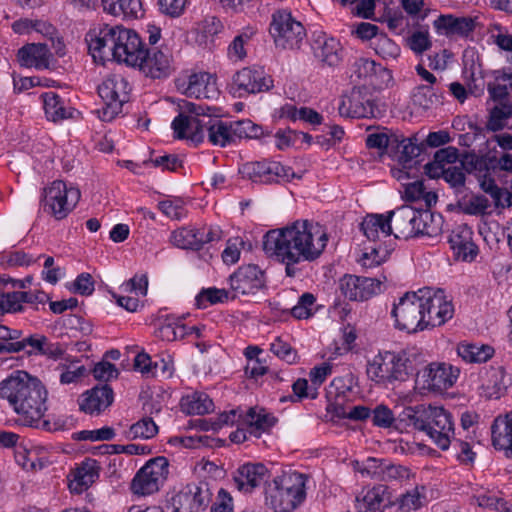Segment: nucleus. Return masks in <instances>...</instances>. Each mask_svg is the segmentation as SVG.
<instances>
[{"label":"nucleus","mask_w":512,"mask_h":512,"mask_svg":"<svg viewBox=\"0 0 512 512\" xmlns=\"http://www.w3.org/2000/svg\"><path fill=\"white\" fill-rule=\"evenodd\" d=\"M418 210L409 205H403L389 212V220L393 228V235L398 239L416 237V223Z\"/></svg>","instance_id":"24"},{"label":"nucleus","mask_w":512,"mask_h":512,"mask_svg":"<svg viewBox=\"0 0 512 512\" xmlns=\"http://www.w3.org/2000/svg\"><path fill=\"white\" fill-rule=\"evenodd\" d=\"M51 53L46 44H27L18 50V60L22 66L46 69L49 67Z\"/></svg>","instance_id":"31"},{"label":"nucleus","mask_w":512,"mask_h":512,"mask_svg":"<svg viewBox=\"0 0 512 512\" xmlns=\"http://www.w3.org/2000/svg\"><path fill=\"white\" fill-rule=\"evenodd\" d=\"M342 295L352 301H366L381 291V282L374 278L345 275L340 279Z\"/></svg>","instance_id":"20"},{"label":"nucleus","mask_w":512,"mask_h":512,"mask_svg":"<svg viewBox=\"0 0 512 512\" xmlns=\"http://www.w3.org/2000/svg\"><path fill=\"white\" fill-rule=\"evenodd\" d=\"M443 219L440 214H434L428 210H418L416 223V237H437L442 233Z\"/></svg>","instance_id":"38"},{"label":"nucleus","mask_w":512,"mask_h":512,"mask_svg":"<svg viewBox=\"0 0 512 512\" xmlns=\"http://www.w3.org/2000/svg\"><path fill=\"white\" fill-rule=\"evenodd\" d=\"M96 477H98L96 461L87 460L76 469L74 476L76 487H73V484H71L70 488L81 492L83 489L88 488L95 481Z\"/></svg>","instance_id":"43"},{"label":"nucleus","mask_w":512,"mask_h":512,"mask_svg":"<svg viewBox=\"0 0 512 512\" xmlns=\"http://www.w3.org/2000/svg\"><path fill=\"white\" fill-rule=\"evenodd\" d=\"M120 30H123L122 26L103 24L98 32L93 30L87 34L89 37V40L87 39L88 49L94 61L103 63L105 58L110 55L114 58L118 48L117 35Z\"/></svg>","instance_id":"17"},{"label":"nucleus","mask_w":512,"mask_h":512,"mask_svg":"<svg viewBox=\"0 0 512 512\" xmlns=\"http://www.w3.org/2000/svg\"><path fill=\"white\" fill-rule=\"evenodd\" d=\"M512 115V105L509 103L501 102L499 105L491 109L486 128L489 131L497 132L502 130L506 121Z\"/></svg>","instance_id":"44"},{"label":"nucleus","mask_w":512,"mask_h":512,"mask_svg":"<svg viewBox=\"0 0 512 512\" xmlns=\"http://www.w3.org/2000/svg\"><path fill=\"white\" fill-rule=\"evenodd\" d=\"M458 355L469 363H482L488 361L494 354L489 345L462 342L457 346Z\"/></svg>","instance_id":"39"},{"label":"nucleus","mask_w":512,"mask_h":512,"mask_svg":"<svg viewBox=\"0 0 512 512\" xmlns=\"http://www.w3.org/2000/svg\"><path fill=\"white\" fill-rule=\"evenodd\" d=\"M44 109L48 119L56 122L71 117L65 107L64 101L55 92H46L42 95Z\"/></svg>","instance_id":"42"},{"label":"nucleus","mask_w":512,"mask_h":512,"mask_svg":"<svg viewBox=\"0 0 512 512\" xmlns=\"http://www.w3.org/2000/svg\"><path fill=\"white\" fill-rule=\"evenodd\" d=\"M180 113L172 121L171 127L177 139H190L199 144L203 142L205 132L208 140L213 145L225 147L234 143L232 135V122H224L218 116L213 115L216 109L204 107L193 102L183 100L179 104Z\"/></svg>","instance_id":"2"},{"label":"nucleus","mask_w":512,"mask_h":512,"mask_svg":"<svg viewBox=\"0 0 512 512\" xmlns=\"http://www.w3.org/2000/svg\"><path fill=\"white\" fill-rule=\"evenodd\" d=\"M481 388L483 394L489 399H499L504 395L507 389L505 382V375L502 369H493L485 381H483Z\"/></svg>","instance_id":"41"},{"label":"nucleus","mask_w":512,"mask_h":512,"mask_svg":"<svg viewBox=\"0 0 512 512\" xmlns=\"http://www.w3.org/2000/svg\"><path fill=\"white\" fill-rule=\"evenodd\" d=\"M492 444L512 457V411L498 415L491 426Z\"/></svg>","instance_id":"28"},{"label":"nucleus","mask_w":512,"mask_h":512,"mask_svg":"<svg viewBox=\"0 0 512 512\" xmlns=\"http://www.w3.org/2000/svg\"><path fill=\"white\" fill-rule=\"evenodd\" d=\"M414 369L408 353L385 351L376 355L367 365L368 377L377 384L394 386L408 380Z\"/></svg>","instance_id":"6"},{"label":"nucleus","mask_w":512,"mask_h":512,"mask_svg":"<svg viewBox=\"0 0 512 512\" xmlns=\"http://www.w3.org/2000/svg\"><path fill=\"white\" fill-rule=\"evenodd\" d=\"M417 294H420V289L417 292H406L399 298L398 303L394 304L391 315L395 319L397 329L407 333H416L441 326L445 316H449L450 311L448 306H445L442 315L439 314V318H426L424 316V304H422L421 297ZM438 313H441V310Z\"/></svg>","instance_id":"5"},{"label":"nucleus","mask_w":512,"mask_h":512,"mask_svg":"<svg viewBox=\"0 0 512 512\" xmlns=\"http://www.w3.org/2000/svg\"><path fill=\"white\" fill-rule=\"evenodd\" d=\"M395 505L389 489L385 485H377L356 500L358 512H383L385 508Z\"/></svg>","instance_id":"27"},{"label":"nucleus","mask_w":512,"mask_h":512,"mask_svg":"<svg viewBox=\"0 0 512 512\" xmlns=\"http://www.w3.org/2000/svg\"><path fill=\"white\" fill-rule=\"evenodd\" d=\"M81 197L76 187H67L62 180H55L44 189L43 210L56 220H62L76 207Z\"/></svg>","instance_id":"7"},{"label":"nucleus","mask_w":512,"mask_h":512,"mask_svg":"<svg viewBox=\"0 0 512 512\" xmlns=\"http://www.w3.org/2000/svg\"><path fill=\"white\" fill-rule=\"evenodd\" d=\"M445 91L435 86L419 85L414 88L412 102L415 106L429 109L444 102Z\"/></svg>","instance_id":"35"},{"label":"nucleus","mask_w":512,"mask_h":512,"mask_svg":"<svg viewBox=\"0 0 512 512\" xmlns=\"http://www.w3.org/2000/svg\"><path fill=\"white\" fill-rule=\"evenodd\" d=\"M239 173L244 179L260 184H273L279 183L280 180L290 181L293 178H300L291 167L266 159L244 163L239 168Z\"/></svg>","instance_id":"11"},{"label":"nucleus","mask_w":512,"mask_h":512,"mask_svg":"<svg viewBox=\"0 0 512 512\" xmlns=\"http://www.w3.org/2000/svg\"><path fill=\"white\" fill-rule=\"evenodd\" d=\"M386 463L385 459H377V458H368L366 459L361 466H358V471L364 475L370 476L372 479L380 480L383 475V466ZM357 465L359 463L357 462Z\"/></svg>","instance_id":"59"},{"label":"nucleus","mask_w":512,"mask_h":512,"mask_svg":"<svg viewBox=\"0 0 512 512\" xmlns=\"http://www.w3.org/2000/svg\"><path fill=\"white\" fill-rule=\"evenodd\" d=\"M399 509L403 512L418 509L421 506V498L417 488L407 491L394 500Z\"/></svg>","instance_id":"62"},{"label":"nucleus","mask_w":512,"mask_h":512,"mask_svg":"<svg viewBox=\"0 0 512 512\" xmlns=\"http://www.w3.org/2000/svg\"><path fill=\"white\" fill-rule=\"evenodd\" d=\"M186 96L195 98L215 99L219 95L216 79L206 72L194 73L189 76L184 91Z\"/></svg>","instance_id":"30"},{"label":"nucleus","mask_w":512,"mask_h":512,"mask_svg":"<svg viewBox=\"0 0 512 512\" xmlns=\"http://www.w3.org/2000/svg\"><path fill=\"white\" fill-rule=\"evenodd\" d=\"M244 422L248 424L251 429V433L261 432L269 430L276 423V418L271 414L266 413L264 409H257L251 407L248 409L244 416Z\"/></svg>","instance_id":"40"},{"label":"nucleus","mask_w":512,"mask_h":512,"mask_svg":"<svg viewBox=\"0 0 512 512\" xmlns=\"http://www.w3.org/2000/svg\"><path fill=\"white\" fill-rule=\"evenodd\" d=\"M375 52L383 59H395L400 54L399 46L385 34H380L373 42Z\"/></svg>","instance_id":"53"},{"label":"nucleus","mask_w":512,"mask_h":512,"mask_svg":"<svg viewBox=\"0 0 512 512\" xmlns=\"http://www.w3.org/2000/svg\"><path fill=\"white\" fill-rule=\"evenodd\" d=\"M269 31L276 46L283 49L299 48L305 37L303 25L286 10L273 13Z\"/></svg>","instance_id":"10"},{"label":"nucleus","mask_w":512,"mask_h":512,"mask_svg":"<svg viewBox=\"0 0 512 512\" xmlns=\"http://www.w3.org/2000/svg\"><path fill=\"white\" fill-rule=\"evenodd\" d=\"M327 241L328 236L321 226L308 220H296L266 232L262 246L269 258L285 265L286 276L293 278L302 272V263L319 258Z\"/></svg>","instance_id":"1"},{"label":"nucleus","mask_w":512,"mask_h":512,"mask_svg":"<svg viewBox=\"0 0 512 512\" xmlns=\"http://www.w3.org/2000/svg\"><path fill=\"white\" fill-rule=\"evenodd\" d=\"M115 437V430L112 427H102L96 430H83L75 434L77 440L109 441Z\"/></svg>","instance_id":"58"},{"label":"nucleus","mask_w":512,"mask_h":512,"mask_svg":"<svg viewBox=\"0 0 512 512\" xmlns=\"http://www.w3.org/2000/svg\"><path fill=\"white\" fill-rule=\"evenodd\" d=\"M316 298L312 293L302 294L297 304L291 309V314L297 319H307L312 315V306Z\"/></svg>","instance_id":"57"},{"label":"nucleus","mask_w":512,"mask_h":512,"mask_svg":"<svg viewBox=\"0 0 512 512\" xmlns=\"http://www.w3.org/2000/svg\"><path fill=\"white\" fill-rule=\"evenodd\" d=\"M430 405L405 407L397 416V431L409 433L413 430L424 432Z\"/></svg>","instance_id":"29"},{"label":"nucleus","mask_w":512,"mask_h":512,"mask_svg":"<svg viewBox=\"0 0 512 512\" xmlns=\"http://www.w3.org/2000/svg\"><path fill=\"white\" fill-rule=\"evenodd\" d=\"M416 141L417 139L415 137L405 138L401 146V150L399 154H397L396 160L404 167H406V165L414 158L418 157L424 149V144H418Z\"/></svg>","instance_id":"51"},{"label":"nucleus","mask_w":512,"mask_h":512,"mask_svg":"<svg viewBox=\"0 0 512 512\" xmlns=\"http://www.w3.org/2000/svg\"><path fill=\"white\" fill-rule=\"evenodd\" d=\"M180 407L188 415H204L214 410V403L208 394L194 392L181 399Z\"/></svg>","instance_id":"37"},{"label":"nucleus","mask_w":512,"mask_h":512,"mask_svg":"<svg viewBox=\"0 0 512 512\" xmlns=\"http://www.w3.org/2000/svg\"><path fill=\"white\" fill-rule=\"evenodd\" d=\"M425 426L424 433L435 445L442 450L449 448L454 438V423L449 411L443 407L430 405Z\"/></svg>","instance_id":"13"},{"label":"nucleus","mask_w":512,"mask_h":512,"mask_svg":"<svg viewBox=\"0 0 512 512\" xmlns=\"http://www.w3.org/2000/svg\"><path fill=\"white\" fill-rule=\"evenodd\" d=\"M129 83L121 76H113L98 86V94L104 102L96 113L104 122L112 121L122 111L124 103L129 101Z\"/></svg>","instance_id":"8"},{"label":"nucleus","mask_w":512,"mask_h":512,"mask_svg":"<svg viewBox=\"0 0 512 512\" xmlns=\"http://www.w3.org/2000/svg\"><path fill=\"white\" fill-rule=\"evenodd\" d=\"M307 476L299 472L284 473L265 487V503L275 512H290L306 498Z\"/></svg>","instance_id":"4"},{"label":"nucleus","mask_w":512,"mask_h":512,"mask_svg":"<svg viewBox=\"0 0 512 512\" xmlns=\"http://www.w3.org/2000/svg\"><path fill=\"white\" fill-rule=\"evenodd\" d=\"M168 460L163 456L149 460L132 480V490L136 494L150 495L159 490L168 475Z\"/></svg>","instance_id":"12"},{"label":"nucleus","mask_w":512,"mask_h":512,"mask_svg":"<svg viewBox=\"0 0 512 512\" xmlns=\"http://www.w3.org/2000/svg\"><path fill=\"white\" fill-rule=\"evenodd\" d=\"M209 482L200 481L186 485L167 502V509L172 512H202L212 499Z\"/></svg>","instance_id":"9"},{"label":"nucleus","mask_w":512,"mask_h":512,"mask_svg":"<svg viewBox=\"0 0 512 512\" xmlns=\"http://www.w3.org/2000/svg\"><path fill=\"white\" fill-rule=\"evenodd\" d=\"M433 25L439 34L447 37H467L475 29L472 17H456L452 14L440 15Z\"/></svg>","instance_id":"25"},{"label":"nucleus","mask_w":512,"mask_h":512,"mask_svg":"<svg viewBox=\"0 0 512 512\" xmlns=\"http://www.w3.org/2000/svg\"><path fill=\"white\" fill-rule=\"evenodd\" d=\"M360 230L371 241L379 239L380 233L385 237L391 235L393 228L389 220V213L386 216L383 214L367 215L360 224Z\"/></svg>","instance_id":"33"},{"label":"nucleus","mask_w":512,"mask_h":512,"mask_svg":"<svg viewBox=\"0 0 512 512\" xmlns=\"http://www.w3.org/2000/svg\"><path fill=\"white\" fill-rule=\"evenodd\" d=\"M158 433V426L152 418L144 417L138 422L132 424L126 432V439L135 440L138 438L150 439Z\"/></svg>","instance_id":"45"},{"label":"nucleus","mask_w":512,"mask_h":512,"mask_svg":"<svg viewBox=\"0 0 512 512\" xmlns=\"http://www.w3.org/2000/svg\"><path fill=\"white\" fill-rule=\"evenodd\" d=\"M94 285L95 282L91 274L81 273L75 279L72 291L83 296H89L94 292Z\"/></svg>","instance_id":"64"},{"label":"nucleus","mask_w":512,"mask_h":512,"mask_svg":"<svg viewBox=\"0 0 512 512\" xmlns=\"http://www.w3.org/2000/svg\"><path fill=\"white\" fill-rule=\"evenodd\" d=\"M211 238H204L199 230L183 227L171 233L173 245L182 249L200 250Z\"/></svg>","instance_id":"36"},{"label":"nucleus","mask_w":512,"mask_h":512,"mask_svg":"<svg viewBox=\"0 0 512 512\" xmlns=\"http://www.w3.org/2000/svg\"><path fill=\"white\" fill-rule=\"evenodd\" d=\"M99 449H105L109 454H120L125 453L128 455H145L151 452V449L146 445L138 444H102Z\"/></svg>","instance_id":"55"},{"label":"nucleus","mask_w":512,"mask_h":512,"mask_svg":"<svg viewBox=\"0 0 512 512\" xmlns=\"http://www.w3.org/2000/svg\"><path fill=\"white\" fill-rule=\"evenodd\" d=\"M341 116L350 118H375L380 110L366 87H354L350 94L343 97L339 107Z\"/></svg>","instance_id":"14"},{"label":"nucleus","mask_w":512,"mask_h":512,"mask_svg":"<svg viewBox=\"0 0 512 512\" xmlns=\"http://www.w3.org/2000/svg\"><path fill=\"white\" fill-rule=\"evenodd\" d=\"M136 68L153 79L168 77L173 71L171 55L157 48H148Z\"/></svg>","instance_id":"21"},{"label":"nucleus","mask_w":512,"mask_h":512,"mask_svg":"<svg viewBox=\"0 0 512 512\" xmlns=\"http://www.w3.org/2000/svg\"><path fill=\"white\" fill-rule=\"evenodd\" d=\"M232 299L238 295H251L266 287L265 272L255 264L242 265L229 276Z\"/></svg>","instance_id":"15"},{"label":"nucleus","mask_w":512,"mask_h":512,"mask_svg":"<svg viewBox=\"0 0 512 512\" xmlns=\"http://www.w3.org/2000/svg\"><path fill=\"white\" fill-rule=\"evenodd\" d=\"M118 48L114 58L118 63H125L127 66L136 68L148 49L139 35L131 29L123 28L117 35Z\"/></svg>","instance_id":"19"},{"label":"nucleus","mask_w":512,"mask_h":512,"mask_svg":"<svg viewBox=\"0 0 512 512\" xmlns=\"http://www.w3.org/2000/svg\"><path fill=\"white\" fill-rule=\"evenodd\" d=\"M418 295L419 297H421L422 304H424V316H426V318H439L440 313L438 312L440 310L441 312L444 311L445 306H448V310L450 311V313L448 314L449 316H445V318L441 322V325H443L446 321L452 318L454 313L453 305L450 301H447L445 299V294L442 289H433L430 287H425L420 289V294Z\"/></svg>","instance_id":"26"},{"label":"nucleus","mask_w":512,"mask_h":512,"mask_svg":"<svg viewBox=\"0 0 512 512\" xmlns=\"http://www.w3.org/2000/svg\"><path fill=\"white\" fill-rule=\"evenodd\" d=\"M113 400V389L109 385L103 384L83 393L79 399V408L86 414L99 415L113 403Z\"/></svg>","instance_id":"23"},{"label":"nucleus","mask_w":512,"mask_h":512,"mask_svg":"<svg viewBox=\"0 0 512 512\" xmlns=\"http://www.w3.org/2000/svg\"><path fill=\"white\" fill-rule=\"evenodd\" d=\"M449 243L455 257L462 261H472L478 253V248L473 243L471 232L468 230L453 233L450 236Z\"/></svg>","instance_id":"34"},{"label":"nucleus","mask_w":512,"mask_h":512,"mask_svg":"<svg viewBox=\"0 0 512 512\" xmlns=\"http://www.w3.org/2000/svg\"><path fill=\"white\" fill-rule=\"evenodd\" d=\"M271 352L278 358L286 361L288 364H292L296 361L297 352L291 347L290 344L281 340L277 337L270 345Z\"/></svg>","instance_id":"60"},{"label":"nucleus","mask_w":512,"mask_h":512,"mask_svg":"<svg viewBox=\"0 0 512 512\" xmlns=\"http://www.w3.org/2000/svg\"><path fill=\"white\" fill-rule=\"evenodd\" d=\"M21 291L4 293L0 290V318L5 313H15L23 310Z\"/></svg>","instance_id":"52"},{"label":"nucleus","mask_w":512,"mask_h":512,"mask_svg":"<svg viewBox=\"0 0 512 512\" xmlns=\"http://www.w3.org/2000/svg\"><path fill=\"white\" fill-rule=\"evenodd\" d=\"M273 86V80L262 68L245 67L237 71L232 78L231 89L239 97L268 91Z\"/></svg>","instance_id":"16"},{"label":"nucleus","mask_w":512,"mask_h":512,"mask_svg":"<svg viewBox=\"0 0 512 512\" xmlns=\"http://www.w3.org/2000/svg\"><path fill=\"white\" fill-rule=\"evenodd\" d=\"M314 55L329 67L337 66L341 61V44L333 37L319 35L314 41Z\"/></svg>","instance_id":"32"},{"label":"nucleus","mask_w":512,"mask_h":512,"mask_svg":"<svg viewBox=\"0 0 512 512\" xmlns=\"http://www.w3.org/2000/svg\"><path fill=\"white\" fill-rule=\"evenodd\" d=\"M487 165L490 169H500L508 173H512V153L503 152L500 156L497 155L495 149L490 150L486 154Z\"/></svg>","instance_id":"56"},{"label":"nucleus","mask_w":512,"mask_h":512,"mask_svg":"<svg viewBox=\"0 0 512 512\" xmlns=\"http://www.w3.org/2000/svg\"><path fill=\"white\" fill-rule=\"evenodd\" d=\"M269 477V471L264 464L247 463L237 469L234 475V482L239 491L251 493L262 483H267Z\"/></svg>","instance_id":"22"},{"label":"nucleus","mask_w":512,"mask_h":512,"mask_svg":"<svg viewBox=\"0 0 512 512\" xmlns=\"http://www.w3.org/2000/svg\"><path fill=\"white\" fill-rule=\"evenodd\" d=\"M371 421L377 427L397 430V417L394 416L393 411L386 405H378L372 410Z\"/></svg>","instance_id":"49"},{"label":"nucleus","mask_w":512,"mask_h":512,"mask_svg":"<svg viewBox=\"0 0 512 512\" xmlns=\"http://www.w3.org/2000/svg\"><path fill=\"white\" fill-rule=\"evenodd\" d=\"M287 117L292 120H303L313 125H319L322 122V116L315 110L308 107L297 109L295 106L289 105L285 107Z\"/></svg>","instance_id":"54"},{"label":"nucleus","mask_w":512,"mask_h":512,"mask_svg":"<svg viewBox=\"0 0 512 512\" xmlns=\"http://www.w3.org/2000/svg\"><path fill=\"white\" fill-rule=\"evenodd\" d=\"M0 397L7 399L20 423H34L47 411L48 392L42 382L18 370L0 382Z\"/></svg>","instance_id":"3"},{"label":"nucleus","mask_w":512,"mask_h":512,"mask_svg":"<svg viewBox=\"0 0 512 512\" xmlns=\"http://www.w3.org/2000/svg\"><path fill=\"white\" fill-rule=\"evenodd\" d=\"M458 374L459 370H454L451 365L431 363L417 373V382L422 383L424 389L441 392L454 384Z\"/></svg>","instance_id":"18"},{"label":"nucleus","mask_w":512,"mask_h":512,"mask_svg":"<svg viewBox=\"0 0 512 512\" xmlns=\"http://www.w3.org/2000/svg\"><path fill=\"white\" fill-rule=\"evenodd\" d=\"M442 177L454 189L456 196L462 195L467 191L465 186L466 176L461 167L450 166L445 168Z\"/></svg>","instance_id":"50"},{"label":"nucleus","mask_w":512,"mask_h":512,"mask_svg":"<svg viewBox=\"0 0 512 512\" xmlns=\"http://www.w3.org/2000/svg\"><path fill=\"white\" fill-rule=\"evenodd\" d=\"M409 48L416 54H422L431 47L428 31H415L408 38Z\"/></svg>","instance_id":"61"},{"label":"nucleus","mask_w":512,"mask_h":512,"mask_svg":"<svg viewBox=\"0 0 512 512\" xmlns=\"http://www.w3.org/2000/svg\"><path fill=\"white\" fill-rule=\"evenodd\" d=\"M458 206L463 213L469 215H483L489 208V200L484 195H472L469 199L464 193L458 200Z\"/></svg>","instance_id":"46"},{"label":"nucleus","mask_w":512,"mask_h":512,"mask_svg":"<svg viewBox=\"0 0 512 512\" xmlns=\"http://www.w3.org/2000/svg\"><path fill=\"white\" fill-rule=\"evenodd\" d=\"M229 294L230 292L226 289L203 288L195 297L196 306L199 309H205L208 304L223 303L229 299Z\"/></svg>","instance_id":"47"},{"label":"nucleus","mask_w":512,"mask_h":512,"mask_svg":"<svg viewBox=\"0 0 512 512\" xmlns=\"http://www.w3.org/2000/svg\"><path fill=\"white\" fill-rule=\"evenodd\" d=\"M232 135L237 139H257L264 135L263 128L249 119L232 122Z\"/></svg>","instance_id":"48"},{"label":"nucleus","mask_w":512,"mask_h":512,"mask_svg":"<svg viewBox=\"0 0 512 512\" xmlns=\"http://www.w3.org/2000/svg\"><path fill=\"white\" fill-rule=\"evenodd\" d=\"M46 340L47 337L39 334H33L21 338V342L24 345V351L28 355H41Z\"/></svg>","instance_id":"63"}]
</instances>
